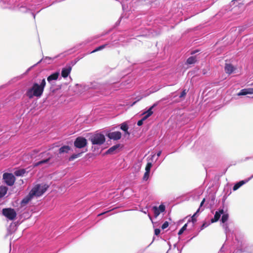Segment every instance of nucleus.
Wrapping results in <instances>:
<instances>
[{
	"mask_svg": "<svg viewBox=\"0 0 253 253\" xmlns=\"http://www.w3.org/2000/svg\"><path fill=\"white\" fill-rule=\"evenodd\" d=\"M46 84L45 79L42 80L40 84L38 83H34L32 86L27 89L25 95L29 99L33 98L34 96L40 97L43 93L44 87Z\"/></svg>",
	"mask_w": 253,
	"mask_h": 253,
	"instance_id": "f257e3e1",
	"label": "nucleus"
},
{
	"mask_svg": "<svg viewBox=\"0 0 253 253\" xmlns=\"http://www.w3.org/2000/svg\"><path fill=\"white\" fill-rule=\"evenodd\" d=\"M39 186L36 187H33L30 191L29 193L21 201V204L22 206H24L27 205L30 201L33 198L34 196L40 197L43 194L42 192L38 191Z\"/></svg>",
	"mask_w": 253,
	"mask_h": 253,
	"instance_id": "f03ea898",
	"label": "nucleus"
},
{
	"mask_svg": "<svg viewBox=\"0 0 253 253\" xmlns=\"http://www.w3.org/2000/svg\"><path fill=\"white\" fill-rule=\"evenodd\" d=\"M89 140L93 145H101L105 142V137L104 134L97 133L92 135Z\"/></svg>",
	"mask_w": 253,
	"mask_h": 253,
	"instance_id": "7ed1b4c3",
	"label": "nucleus"
},
{
	"mask_svg": "<svg viewBox=\"0 0 253 253\" xmlns=\"http://www.w3.org/2000/svg\"><path fill=\"white\" fill-rule=\"evenodd\" d=\"M3 179L6 185L10 186H12L15 181V177L10 173H4L3 174Z\"/></svg>",
	"mask_w": 253,
	"mask_h": 253,
	"instance_id": "20e7f679",
	"label": "nucleus"
},
{
	"mask_svg": "<svg viewBox=\"0 0 253 253\" xmlns=\"http://www.w3.org/2000/svg\"><path fill=\"white\" fill-rule=\"evenodd\" d=\"M2 213L5 217L11 220H13L16 216V211L11 208L3 209Z\"/></svg>",
	"mask_w": 253,
	"mask_h": 253,
	"instance_id": "39448f33",
	"label": "nucleus"
},
{
	"mask_svg": "<svg viewBox=\"0 0 253 253\" xmlns=\"http://www.w3.org/2000/svg\"><path fill=\"white\" fill-rule=\"evenodd\" d=\"M74 146L78 148H82L87 145V140L83 137H78L74 141Z\"/></svg>",
	"mask_w": 253,
	"mask_h": 253,
	"instance_id": "423d86ee",
	"label": "nucleus"
},
{
	"mask_svg": "<svg viewBox=\"0 0 253 253\" xmlns=\"http://www.w3.org/2000/svg\"><path fill=\"white\" fill-rule=\"evenodd\" d=\"M107 136L110 139L114 140H118L121 139L122 133L120 131H114L110 132L107 134Z\"/></svg>",
	"mask_w": 253,
	"mask_h": 253,
	"instance_id": "0eeeda50",
	"label": "nucleus"
},
{
	"mask_svg": "<svg viewBox=\"0 0 253 253\" xmlns=\"http://www.w3.org/2000/svg\"><path fill=\"white\" fill-rule=\"evenodd\" d=\"M153 210L154 216L157 217L161 212H163L165 211V206L161 204L159 207H154Z\"/></svg>",
	"mask_w": 253,
	"mask_h": 253,
	"instance_id": "6e6552de",
	"label": "nucleus"
},
{
	"mask_svg": "<svg viewBox=\"0 0 253 253\" xmlns=\"http://www.w3.org/2000/svg\"><path fill=\"white\" fill-rule=\"evenodd\" d=\"M236 68L230 63H225L224 67V70L226 74H231L234 72Z\"/></svg>",
	"mask_w": 253,
	"mask_h": 253,
	"instance_id": "1a4fd4ad",
	"label": "nucleus"
},
{
	"mask_svg": "<svg viewBox=\"0 0 253 253\" xmlns=\"http://www.w3.org/2000/svg\"><path fill=\"white\" fill-rule=\"evenodd\" d=\"M19 224V222H10L7 228L9 233L11 234L17 230Z\"/></svg>",
	"mask_w": 253,
	"mask_h": 253,
	"instance_id": "9d476101",
	"label": "nucleus"
},
{
	"mask_svg": "<svg viewBox=\"0 0 253 253\" xmlns=\"http://www.w3.org/2000/svg\"><path fill=\"white\" fill-rule=\"evenodd\" d=\"M72 70V67L71 66H67L65 68L62 69L61 71V76L65 78H67L70 74Z\"/></svg>",
	"mask_w": 253,
	"mask_h": 253,
	"instance_id": "9b49d317",
	"label": "nucleus"
},
{
	"mask_svg": "<svg viewBox=\"0 0 253 253\" xmlns=\"http://www.w3.org/2000/svg\"><path fill=\"white\" fill-rule=\"evenodd\" d=\"M252 177H253V175L249 178L248 179L245 180H241L239 181V182L235 184V185L233 187V190L234 191H236L237 189H238L241 186H242L243 184H245L247 182H248Z\"/></svg>",
	"mask_w": 253,
	"mask_h": 253,
	"instance_id": "f8f14e48",
	"label": "nucleus"
},
{
	"mask_svg": "<svg viewBox=\"0 0 253 253\" xmlns=\"http://www.w3.org/2000/svg\"><path fill=\"white\" fill-rule=\"evenodd\" d=\"M158 104V102H156L154 103L147 111L145 112L143 114H146L144 117H145L147 119L149 118L150 116H151L153 113V112L152 111V109L157 106Z\"/></svg>",
	"mask_w": 253,
	"mask_h": 253,
	"instance_id": "ddd939ff",
	"label": "nucleus"
},
{
	"mask_svg": "<svg viewBox=\"0 0 253 253\" xmlns=\"http://www.w3.org/2000/svg\"><path fill=\"white\" fill-rule=\"evenodd\" d=\"M223 213V210H220L215 212L214 218L211 219V221H218L220 218L221 215Z\"/></svg>",
	"mask_w": 253,
	"mask_h": 253,
	"instance_id": "4468645a",
	"label": "nucleus"
},
{
	"mask_svg": "<svg viewBox=\"0 0 253 253\" xmlns=\"http://www.w3.org/2000/svg\"><path fill=\"white\" fill-rule=\"evenodd\" d=\"M37 186H39V188L38 189V191L42 192L43 194L47 190V189L49 188V185L46 184H37L34 187H36Z\"/></svg>",
	"mask_w": 253,
	"mask_h": 253,
	"instance_id": "2eb2a0df",
	"label": "nucleus"
},
{
	"mask_svg": "<svg viewBox=\"0 0 253 253\" xmlns=\"http://www.w3.org/2000/svg\"><path fill=\"white\" fill-rule=\"evenodd\" d=\"M120 146V144H117L110 147L106 152V154H114L115 151L118 149Z\"/></svg>",
	"mask_w": 253,
	"mask_h": 253,
	"instance_id": "dca6fc26",
	"label": "nucleus"
},
{
	"mask_svg": "<svg viewBox=\"0 0 253 253\" xmlns=\"http://www.w3.org/2000/svg\"><path fill=\"white\" fill-rule=\"evenodd\" d=\"M59 75V74L58 72L54 73L53 74L50 75L47 77V81L48 82H50L53 80H57L58 78Z\"/></svg>",
	"mask_w": 253,
	"mask_h": 253,
	"instance_id": "f3484780",
	"label": "nucleus"
},
{
	"mask_svg": "<svg viewBox=\"0 0 253 253\" xmlns=\"http://www.w3.org/2000/svg\"><path fill=\"white\" fill-rule=\"evenodd\" d=\"M120 128L125 132V133L129 135L130 133L128 131V126L126 122H124L120 125Z\"/></svg>",
	"mask_w": 253,
	"mask_h": 253,
	"instance_id": "a211bd4d",
	"label": "nucleus"
},
{
	"mask_svg": "<svg viewBox=\"0 0 253 253\" xmlns=\"http://www.w3.org/2000/svg\"><path fill=\"white\" fill-rule=\"evenodd\" d=\"M71 149V148L69 146L64 145L62 147H61L59 149V154H63V153H67L69 151V150Z\"/></svg>",
	"mask_w": 253,
	"mask_h": 253,
	"instance_id": "6ab92c4d",
	"label": "nucleus"
},
{
	"mask_svg": "<svg viewBox=\"0 0 253 253\" xmlns=\"http://www.w3.org/2000/svg\"><path fill=\"white\" fill-rule=\"evenodd\" d=\"M8 188L5 186H0V198L4 197L6 194Z\"/></svg>",
	"mask_w": 253,
	"mask_h": 253,
	"instance_id": "aec40b11",
	"label": "nucleus"
},
{
	"mask_svg": "<svg viewBox=\"0 0 253 253\" xmlns=\"http://www.w3.org/2000/svg\"><path fill=\"white\" fill-rule=\"evenodd\" d=\"M200 209H199L192 216H187L185 218V220H187V221H195L196 220V216L197 213L199 212Z\"/></svg>",
	"mask_w": 253,
	"mask_h": 253,
	"instance_id": "412c9836",
	"label": "nucleus"
},
{
	"mask_svg": "<svg viewBox=\"0 0 253 253\" xmlns=\"http://www.w3.org/2000/svg\"><path fill=\"white\" fill-rule=\"evenodd\" d=\"M26 173V170L24 169L16 170L14 171V174L17 176H23Z\"/></svg>",
	"mask_w": 253,
	"mask_h": 253,
	"instance_id": "4be33fe9",
	"label": "nucleus"
},
{
	"mask_svg": "<svg viewBox=\"0 0 253 253\" xmlns=\"http://www.w3.org/2000/svg\"><path fill=\"white\" fill-rule=\"evenodd\" d=\"M196 61L197 59L196 56H190L187 59L186 63L187 64H192L196 63Z\"/></svg>",
	"mask_w": 253,
	"mask_h": 253,
	"instance_id": "5701e85b",
	"label": "nucleus"
},
{
	"mask_svg": "<svg viewBox=\"0 0 253 253\" xmlns=\"http://www.w3.org/2000/svg\"><path fill=\"white\" fill-rule=\"evenodd\" d=\"M50 159V158H49L46 159L45 160H43L39 161V162H38L37 163H36L34 164V167H38V166H39L40 165L46 163H47L49 161Z\"/></svg>",
	"mask_w": 253,
	"mask_h": 253,
	"instance_id": "b1692460",
	"label": "nucleus"
},
{
	"mask_svg": "<svg viewBox=\"0 0 253 253\" xmlns=\"http://www.w3.org/2000/svg\"><path fill=\"white\" fill-rule=\"evenodd\" d=\"M82 154V153H80L76 154H73L69 157V160L70 161H73L74 159L80 157L81 156Z\"/></svg>",
	"mask_w": 253,
	"mask_h": 253,
	"instance_id": "393cba45",
	"label": "nucleus"
},
{
	"mask_svg": "<svg viewBox=\"0 0 253 253\" xmlns=\"http://www.w3.org/2000/svg\"><path fill=\"white\" fill-rule=\"evenodd\" d=\"M248 90L247 88H244L241 90L240 92L238 93V95H245L248 94Z\"/></svg>",
	"mask_w": 253,
	"mask_h": 253,
	"instance_id": "a878e982",
	"label": "nucleus"
},
{
	"mask_svg": "<svg viewBox=\"0 0 253 253\" xmlns=\"http://www.w3.org/2000/svg\"><path fill=\"white\" fill-rule=\"evenodd\" d=\"M222 214V217H221V221H227V220L228 219V217H229L228 214L224 213L223 212V213Z\"/></svg>",
	"mask_w": 253,
	"mask_h": 253,
	"instance_id": "bb28decb",
	"label": "nucleus"
},
{
	"mask_svg": "<svg viewBox=\"0 0 253 253\" xmlns=\"http://www.w3.org/2000/svg\"><path fill=\"white\" fill-rule=\"evenodd\" d=\"M152 166V164L151 163H150V162L148 163L145 167L146 172H150Z\"/></svg>",
	"mask_w": 253,
	"mask_h": 253,
	"instance_id": "cd10ccee",
	"label": "nucleus"
},
{
	"mask_svg": "<svg viewBox=\"0 0 253 253\" xmlns=\"http://www.w3.org/2000/svg\"><path fill=\"white\" fill-rule=\"evenodd\" d=\"M107 44H103V45H100L98 47H97V48H96L94 50H93L91 53H94V52H95L96 51H98L100 50H101L102 49H103L104 48H105L106 47Z\"/></svg>",
	"mask_w": 253,
	"mask_h": 253,
	"instance_id": "c85d7f7f",
	"label": "nucleus"
},
{
	"mask_svg": "<svg viewBox=\"0 0 253 253\" xmlns=\"http://www.w3.org/2000/svg\"><path fill=\"white\" fill-rule=\"evenodd\" d=\"M187 224H185L179 231L178 234L179 235H181L183 232L186 229Z\"/></svg>",
	"mask_w": 253,
	"mask_h": 253,
	"instance_id": "c756f323",
	"label": "nucleus"
},
{
	"mask_svg": "<svg viewBox=\"0 0 253 253\" xmlns=\"http://www.w3.org/2000/svg\"><path fill=\"white\" fill-rule=\"evenodd\" d=\"M146 119H147V118H146L145 117H144H144H143V118H142L140 120H139V121H138L137 122V125H138V126H142V124H143V122H144L145 120H146Z\"/></svg>",
	"mask_w": 253,
	"mask_h": 253,
	"instance_id": "7c9ffc66",
	"label": "nucleus"
},
{
	"mask_svg": "<svg viewBox=\"0 0 253 253\" xmlns=\"http://www.w3.org/2000/svg\"><path fill=\"white\" fill-rule=\"evenodd\" d=\"M149 174H150V172H147L145 171V172L143 175V180L146 181L148 179L149 176Z\"/></svg>",
	"mask_w": 253,
	"mask_h": 253,
	"instance_id": "2f4dec72",
	"label": "nucleus"
},
{
	"mask_svg": "<svg viewBox=\"0 0 253 253\" xmlns=\"http://www.w3.org/2000/svg\"><path fill=\"white\" fill-rule=\"evenodd\" d=\"M187 91L186 89H184L181 93L180 96H179V97L180 98H182V97H184L186 95V93H187Z\"/></svg>",
	"mask_w": 253,
	"mask_h": 253,
	"instance_id": "473e14b6",
	"label": "nucleus"
},
{
	"mask_svg": "<svg viewBox=\"0 0 253 253\" xmlns=\"http://www.w3.org/2000/svg\"><path fill=\"white\" fill-rule=\"evenodd\" d=\"M169 226V222H164V223L162 225L161 228L162 229H164L167 228Z\"/></svg>",
	"mask_w": 253,
	"mask_h": 253,
	"instance_id": "72a5a7b5",
	"label": "nucleus"
},
{
	"mask_svg": "<svg viewBox=\"0 0 253 253\" xmlns=\"http://www.w3.org/2000/svg\"><path fill=\"white\" fill-rule=\"evenodd\" d=\"M155 235L156 236H158L160 233V229L159 228H156L155 229Z\"/></svg>",
	"mask_w": 253,
	"mask_h": 253,
	"instance_id": "f704fd0d",
	"label": "nucleus"
},
{
	"mask_svg": "<svg viewBox=\"0 0 253 253\" xmlns=\"http://www.w3.org/2000/svg\"><path fill=\"white\" fill-rule=\"evenodd\" d=\"M248 93L250 94H253V88H248Z\"/></svg>",
	"mask_w": 253,
	"mask_h": 253,
	"instance_id": "c9c22d12",
	"label": "nucleus"
},
{
	"mask_svg": "<svg viewBox=\"0 0 253 253\" xmlns=\"http://www.w3.org/2000/svg\"><path fill=\"white\" fill-rule=\"evenodd\" d=\"M208 225L209 224L206 225V222H204L201 226V230L203 229L205 227L208 226Z\"/></svg>",
	"mask_w": 253,
	"mask_h": 253,
	"instance_id": "e433bc0d",
	"label": "nucleus"
},
{
	"mask_svg": "<svg viewBox=\"0 0 253 253\" xmlns=\"http://www.w3.org/2000/svg\"><path fill=\"white\" fill-rule=\"evenodd\" d=\"M205 202V199L204 198V199H203V200H202V201L201 203L200 207H202L203 205V204H204Z\"/></svg>",
	"mask_w": 253,
	"mask_h": 253,
	"instance_id": "4c0bfd02",
	"label": "nucleus"
},
{
	"mask_svg": "<svg viewBox=\"0 0 253 253\" xmlns=\"http://www.w3.org/2000/svg\"><path fill=\"white\" fill-rule=\"evenodd\" d=\"M39 152V150H34L33 151V153H35V154L38 153Z\"/></svg>",
	"mask_w": 253,
	"mask_h": 253,
	"instance_id": "58836bf2",
	"label": "nucleus"
},
{
	"mask_svg": "<svg viewBox=\"0 0 253 253\" xmlns=\"http://www.w3.org/2000/svg\"><path fill=\"white\" fill-rule=\"evenodd\" d=\"M161 153H162V152H161V151H159V152H158V153H157V156H158V157H159V156L161 155Z\"/></svg>",
	"mask_w": 253,
	"mask_h": 253,
	"instance_id": "ea45409f",
	"label": "nucleus"
},
{
	"mask_svg": "<svg viewBox=\"0 0 253 253\" xmlns=\"http://www.w3.org/2000/svg\"><path fill=\"white\" fill-rule=\"evenodd\" d=\"M198 51L195 50L191 52L192 54H195L196 52H197Z\"/></svg>",
	"mask_w": 253,
	"mask_h": 253,
	"instance_id": "a19ab883",
	"label": "nucleus"
},
{
	"mask_svg": "<svg viewBox=\"0 0 253 253\" xmlns=\"http://www.w3.org/2000/svg\"><path fill=\"white\" fill-rule=\"evenodd\" d=\"M105 213H106V212H104L101 213H100V214H99L98 215L99 216V215H100L103 214H104Z\"/></svg>",
	"mask_w": 253,
	"mask_h": 253,
	"instance_id": "79ce46f5",
	"label": "nucleus"
},
{
	"mask_svg": "<svg viewBox=\"0 0 253 253\" xmlns=\"http://www.w3.org/2000/svg\"><path fill=\"white\" fill-rule=\"evenodd\" d=\"M1 131V130H0V132Z\"/></svg>",
	"mask_w": 253,
	"mask_h": 253,
	"instance_id": "37998d69",
	"label": "nucleus"
}]
</instances>
